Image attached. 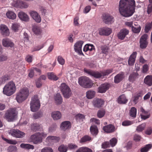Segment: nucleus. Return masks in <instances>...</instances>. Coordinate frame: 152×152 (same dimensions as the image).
<instances>
[{"label":"nucleus","instance_id":"1","mask_svg":"<svg viewBox=\"0 0 152 152\" xmlns=\"http://www.w3.org/2000/svg\"><path fill=\"white\" fill-rule=\"evenodd\" d=\"M135 1L134 0H120L118 10L123 16L128 17L132 16L135 12Z\"/></svg>","mask_w":152,"mask_h":152},{"label":"nucleus","instance_id":"2","mask_svg":"<svg viewBox=\"0 0 152 152\" xmlns=\"http://www.w3.org/2000/svg\"><path fill=\"white\" fill-rule=\"evenodd\" d=\"M29 95V90L27 88H23L21 89L18 93H17L16 99L19 103H21L25 100Z\"/></svg>","mask_w":152,"mask_h":152},{"label":"nucleus","instance_id":"3","mask_svg":"<svg viewBox=\"0 0 152 152\" xmlns=\"http://www.w3.org/2000/svg\"><path fill=\"white\" fill-rule=\"evenodd\" d=\"M16 86L12 81L9 82L3 88V93L7 96H10L15 92Z\"/></svg>","mask_w":152,"mask_h":152},{"label":"nucleus","instance_id":"4","mask_svg":"<svg viewBox=\"0 0 152 152\" xmlns=\"http://www.w3.org/2000/svg\"><path fill=\"white\" fill-rule=\"evenodd\" d=\"M78 83L80 86L86 88H91L94 84L92 80L86 77H79Z\"/></svg>","mask_w":152,"mask_h":152},{"label":"nucleus","instance_id":"5","mask_svg":"<svg viewBox=\"0 0 152 152\" xmlns=\"http://www.w3.org/2000/svg\"><path fill=\"white\" fill-rule=\"evenodd\" d=\"M60 88L64 97L67 99L71 96L72 93L70 88L65 83H62Z\"/></svg>","mask_w":152,"mask_h":152},{"label":"nucleus","instance_id":"6","mask_svg":"<svg viewBox=\"0 0 152 152\" xmlns=\"http://www.w3.org/2000/svg\"><path fill=\"white\" fill-rule=\"evenodd\" d=\"M40 104L37 96H35L32 98L30 103L31 110L33 112H36L39 108Z\"/></svg>","mask_w":152,"mask_h":152},{"label":"nucleus","instance_id":"7","mask_svg":"<svg viewBox=\"0 0 152 152\" xmlns=\"http://www.w3.org/2000/svg\"><path fill=\"white\" fill-rule=\"evenodd\" d=\"M15 110L14 109L7 111L5 114V117L9 122L13 121L17 115Z\"/></svg>","mask_w":152,"mask_h":152},{"label":"nucleus","instance_id":"8","mask_svg":"<svg viewBox=\"0 0 152 152\" xmlns=\"http://www.w3.org/2000/svg\"><path fill=\"white\" fill-rule=\"evenodd\" d=\"M11 4L13 7L21 9L26 8L28 6V4L26 2L21 0L13 1Z\"/></svg>","mask_w":152,"mask_h":152},{"label":"nucleus","instance_id":"9","mask_svg":"<svg viewBox=\"0 0 152 152\" xmlns=\"http://www.w3.org/2000/svg\"><path fill=\"white\" fill-rule=\"evenodd\" d=\"M103 21L106 24H110L114 21V17L108 13H104L102 16Z\"/></svg>","mask_w":152,"mask_h":152},{"label":"nucleus","instance_id":"10","mask_svg":"<svg viewBox=\"0 0 152 152\" xmlns=\"http://www.w3.org/2000/svg\"><path fill=\"white\" fill-rule=\"evenodd\" d=\"M84 71L89 75L96 78H99L102 77V71L99 72L97 71H93L84 68Z\"/></svg>","mask_w":152,"mask_h":152},{"label":"nucleus","instance_id":"11","mask_svg":"<svg viewBox=\"0 0 152 152\" xmlns=\"http://www.w3.org/2000/svg\"><path fill=\"white\" fill-rule=\"evenodd\" d=\"M9 134L14 137L17 138H22L24 137L25 133L18 129H11L9 132Z\"/></svg>","mask_w":152,"mask_h":152},{"label":"nucleus","instance_id":"12","mask_svg":"<svg viewBox=\"0 0 152 152\" xmlns=\"http://www.w3.org/2000/svg\"><path fill=\"white\" fill-rule=\"evenodd\" d=\"M40 136V133H36L31 136V140L35 144L40 143L42 142V138Z\"/></svg>","mask_w":152,"mask_h":152},{"label":"nucleus","instance_id":"13","mask_svg":"<svg viewBox=\"0 0 152 152\" xmlns=\"http://www.w3.org/2000/svg\"><path fill=\"white\" fill-rule=\"evenodd\" d=\"M148 35L145 34L142 36L140 39V47L142 49H145L146 48L148 45L147 40Z\"/></svg>","mask_w":152,"mask_h":152},{"label":"nucleus","instance_id":"14","mask_svg":"<svg viewBox=\"0 0 152 152\" xmlns=\"http://www.w3.org/2000/svg\"><path fill=\"white\" fill-rule=\"evenodd\" d=\"M83 42L82 41L77 42L74 45V49L75 52L80 55H83L82 51V47Z\"/></svg>","mask_w":152,"mask_h":152},{"label":"nucleus","instance_id":"15","mask_svg":"<svg viewBox=\"0 0 152 152\" xmlns=\"http://www.w3.org/2000/svg\"><path fill=\"white\" fill-rule=\"evenodd\" d=\"M104 101L101 99L96 98L93 99L92 103L93 106L97 108H100L104 105Z\"/></svg>","mask_w":152,"mask_h":152},{"label":"nucleus","instance_id":"16","mask_svg":"<svg viewBox=\"0 0 152 152\" xmlns=\"http://www.w3.org/2000/svg\"><path fill=\"white\" fill-rule=\"evenodd\" d=\"M99 32L100 35L108 36L111 33L112 30L110 28L105 27L99 28Z\"/></svg>","mask_w":152,"mask_h":152},{"label":"nucleus","instance_id":"17","mask_svg":"<svg viewBox=\"0 0 152 152\" xmlns=\"http://www.w3.org/2000/svg\"><path fill=\"white\" fill-rule=\"evenodd\" d=\"M129 31L128 30L124 28L121 30L117 35L119 39L123 40L126 36L128 34Z\"/></svg>","mask_w":152,"mask_h":152},{"label":"nucleus","instance_id":"18","mask_svg":"<svg viewBox=\"0 0 152 152\" xmlns=\"http://www.w3.org/2000/svg\"><path fill=\"white\" fill-rule=\"evenodd\" d=\"M2 44L3 46L6 47H13L14 45V43L11 40L7 38L4 39L2 40Z\"/></svg>","mask_w":152,"mask_h":152},{"label":"nucleus","instance_id":"19","mask_svg":"<svg viewBox=\"0 0 152 152\" xmlns=\"http://www.w3.org/2000/svg\"><path fill=\"white\" fill-rule=\"evenodd\" d=\"M110 85L107 83L101 84L98 88V92L101 93H105L109 88Z\"/></svg>","mask_w":152,"mask_h":152},{"label":"nucleus","instance_id":"20","mask_svg":"<svg viewBox=\"0 0 152 152\" xmlns=\"http://www.w3.org/2000/svg\"><path fill=\"white\" fill-rule=\"evenodd\" d=\"M1 33L4 36H7L10 34L9 30L8 27L5 25H2L0 26Z\"/></svg>","mask_w":152,"mask_h":152},{"label":"nucleus","instance_id":"21","mask_svg":"<svg viewBox=\"0 0 152 152\" xmlns=\"http://www.w3.org/2000/svg\"><path fill=\"white\" fill-rule=\"evenodd\" d=\"M31 16L37 23L41 21V18L38 14L36 11H32L30 13Z\"/></svg>","mask_w":152,"mask_h":152},{"label":"nucleus","instance_id":"22","mask_svg":"<svg viewBox=\"0 0 152 152\" xmlns=\"http://www.w3.org/2000/svg\"><path fill=\"white\" fill-rule=\"evenodd\" d=\"M137 54V52H134L130 55L128 61V64L129 65L132 66L134 64Z\"/></svg>","mask_w":152,"mask_h":152},{"label":"nucleus","instance_id":"23","mask_svg":"<svg viewBox=\"0 0 152 152\" xmlns=\"http://www.w3.org/2000/svg\"><path fill=\"white\" fill-rule=\"evenodd\" d=\"M139 77V75L137 72H133L131 73L129 77L128 80L129 82L133 83Z\"/></svg>","mask_w":152,"mask_h":152},{"label":"nucleus","instance_id":"24","mask_svg":"<svg viewBox=\"0 0 152 152\" xmlns=\"http://www.w3.org/2000/svg\"><path fill=\"white\" fill-rule=\"evenodd\" d=\"M51 117L54 120H57L61 119L62 115L60 112L57 111L51 113Z\"/></svg>","mask_w":152,"mask_h":152},{"label":"nucleus","instance_id":"25","mask_svg":"<svg viewBox=\"0 0 152 152\" xmlns=\"http://www.w3.org/2000/svg\"><path fill=\"white\" fill-rule=\"evenodd\" d=\"M103 129L105 132L108 133L112 132L115 130L114 126L112 124H109L104 126Z\"/></svg>","mask_w":152,"mask_h":152},{"label":"nucleus","instance_id":"26","mask_svg":"<svg viewBox=\"0 0 152 152\" xmlns=\"http://www.w3.org/2000/svg\"><path fill=\"white\" fill-rule=\"evenodd\" d=\"M18 16L19 18L22 20L28 21L29 20V18L26 14L24 12L21 11L19 12Z\"/></svg>","mask_w":152,"mask_h":152},{"label":"nucleus","instance_id":"27","mask_svg":"<svg viewBox=\"0 0 152 152\" xmlns=\"http://www.w3.org/2000/svg\"><path fill=\"white\" fill-rule=\"evenodd\" d=\"M140 110L142 113V114L140 115L141 118L145 120L149 118L150 115L148 111H145L142 107L140 108Z\"/></svg>","mask_w":152,"mask_h":152},{"label":"nucleus","instance_id":"28","mask_svg":"<svg viewBox=\"0 0 152 152\" xmlns=\"http://www.w3.org/2000/svg\"><path fill=\"white\" fill-rule=\"evenodd\" d=\"M124 74L122 72L117 74L114 77V82L116 83L120 82L124 78Z\"/></svg>","mask_w":152,"mask_h":152},{"label":"nucleus","instance_id":"29","mask_svg":"<svg viewBox=\"0 0 152 152\" xmlns=\"http://www.w3.org/2000/svg\"><path fill=\"white\" fill-rule=\"evenodd\" d=\"M128 101V100L124 94L121 95L119 97L118 99V103L121 104H126Z\"/></svg>","mask_w":152,"mask_h":152},{"label":"nucleus","instance_id":"30","mask_svg":"<svg viewBox=\"0 0 152 152\" xmlns=\"http://www.w3.org/2000/svg\"><path fill=\"white\" fill-rule=\"evenodd\" d=\"M71 124L69 121H65L63 122L61 125V128L62 130H65L71 128Z\"/></svg>","mask_w":152,"mask_h":152},{"label":"nucleus","instance_id":"31","mask_svg":"<svg viewBox=\"0 0 152 152\" xmlns=\"http://www.w3.org/2000/svg\"><path fill=\"white\" fill-rule=\"evenodd\" d=\"M90 132L93 136H96L98 133V130L97 126L95 125H92L90 127Z\"/></svg>","mask_w":152,"mask_h":152},{"label":"nucleus","instance_id":"32","mask_svg":"<svg viewBox=\"0 0 152 152\" xmlns=\"http://www.w3.org/2000/svg\"><path fill=\"white\" fill-rule=\"evenodd\" d=\"M60 140V138L59 137L52 136H48L46 139V140L49 142H58Z\"/></svg>","mask_w":152,"mask_h":152},{"label":"nucleus","instance_id":"33","mask_svg":"<svg viewBox=\"0 0 152 152\" xmlns=\"http://www.w3.org/2000/svg\"><path fill=\"white\" fill-rule=\"evenodd\" d=\"M32 30L34 33L37 35H40L42 33V30L39 26L34 25L32 26Z\"/></svg>","mask_w":152,"mask_h":152},{"label":"nucleus","instance_id":"34","mask_svg":"<svg viewBox=\"0 0 152 152\" xmlns=\"http://www.w3.org/2000/svg\"><path fill=\"white\" fill-rule=\"evenodd\" d=\"M54 99L56 103L58 104H61L63 102L62 98L59 93H57L55 96Z\"/></svg>","mask_w":152,"mask_h":152},{"label":"nucleus","instance_id":"35","mask_svg":"<svg viewBox=\"0 0 152 152\" xmlns=\"http://www.w3.org/2000/svg\"><path fill=\"white\" fill-rule=\"evenodd\" d=\"M48 78L50 80L56 81L59 79V77L56 76L53 72H49L47 73Z\"/></svg>","mask_w":152,"mask_h":152},{"label":"nucleus","instance_id":"36","mask_svg":"<svg viewBox=\"0 0 152 152\" xmlns=\"http://www.w3.org/2000/svg\"><path fill=\"white\" fill-rule=\"evenodd\" d=\"M144 83L149 86L152 85V76L147 75L144 79Z\"/></svg>","mask_w":152,"mask_h":152},{"label":"nucleus","instance_id":"37","mask_svg":"<svg viewBox=\"0 0 152 152\" xmlns=\"http://www.w3.org/2000/svg\"><path fill=\"white\" fill-rule=\"evenodd\" d=\"M95 93L94 91L90 90L86 92V96L88 99H92L94 97Z\"/></svg>","mask_w":152,"mask_h":152},{"label":"nucleus","instance_id":"38","mask_svg":"<svg viewBox=\"0 0 152 152\" xmlns=\"http://www.w3.org/2000/svg\"><path fill=\"white\" fill-rule=\"evenodd\" d=\"M94 49V47L93 45L90 44L86 45L83 48V50L84 52H87L88 50L92 51Z\"/></svg>","mask_w":152,"mask_h":152},{"label":"nucleus","instance_id":"39","mask_svg":"<svg viewBox=\"0 0 152 152\" xmlns=\"http://www.w3.org/2000/svg\"><path fill=\"white\" fill-rule=\"evenodd\" d=\"M41 127L40 125L39 124L34 123L31 126V129L34 132H36L40 129Z\"/></svg>","mask_w":152,"mask_h":152},{"label":"nucleus","instance_id":"40","mask_svg":"<svg viewBox=\"0 0 152 152\" xmlns=\"http://www.w3.org/2000/svg\"><path fill=\"white\" fill-rule=\"evenodd\" d=\"M7 17L11 19H14L16 17V15L13 12L11 11H9L7 12L6 14Z\"/></svg>","mask_w":152,"mask_h":152},{"label":"nucleus","instance_id":"41","mask_svg":"<svg viewBox=\"0 0 152 152\" xmlns=\"http://www.w3.org/2000/svg\"><path fill=\"white\" fill-rule=\"evenodd\" d=\"M20 147L22 148L27 149H33L34 148V146L33 145L28 144L22 143L20 144Z\"/></svg>","mask_w":152,"mask_h":152},{"label":"nucleus","instance_id":"42","mask_svg":"<svg viewBox=\"0 0 152 152\" xmlns=\"http://www.w3.org/2000/svg\"><path fill=\"white\" fill-rule=\"evenodd\" d=\"M76 152H92V151L88 148L83 147L79 148Z\"/></svg>","mask_w":152,"mask_h":152},{"label":"nucleus","instance_id":"43","mask_svg":"<svg viewBox=\"0 0 152 152\" xmlns=\"http://www.w3.org/2000/svg\"><path fill=\"white\" fill-rule=\"evenodd\" d=\"M92 140V138L90 136L86 135L81 139L80 142H86L90 141Z\"/></svg>","mask_w":152,"mask_h":152},{"label":"nucleus","instance_id":"44","mask_svg":"<svg viewBox=\"0 0 152 152\" xmlns=\"http://www.w3.org/2000/svg\"><path fill=\"white\" fill-rule=\"evenodd\" d=\"M152 147V145L151 144H147L141 149L140 151L141 152H147Z\"/></svg>","mask_w":152,"mask_h":152},{"label":"nucleus","instance_id":"45","mask_svg":"<svg viewBox=\"0 0 152 152\" xmlns=\"http://www.w3.org/2000/svg\"><path fill=\"white\" fill-rule=\"evenodd\" d=\"M130 115L133 118L136 117L137 114V109L134 107H132L130 110Z\"/></svg>","mask_w":152,"mask_h":152},{"label":"nucleus","instance_id":"46","mask_svg":"<svg viewBox=\"0 0 152 152\" xmlns=\"http://www.w3.org/2000/svg\"><path fill=\"white\" fill-rule=\"evenodd\" d=\"M20 27V24L19 23H14L12 26V30L15 32L18 31Z\"/></svg>","mask_w":152,"mask_h":152},{"label":"nucleus","instance_id":"47","mask_svg":"<svg viewBox=\"0 0 152 152\" xmlns=\"http://www.w3.org/2000/svg\"><path fill=\"white\" fill-rule=\"evenodd\" d=\"M58 150L60 152H66L67 150V147L66 145H61L59 147Z\"/></svg>","mask_w":152,"mask_h":152},{"label":"nucleus","instance_id":"48","mask_svg":"<svg viewBox=\"0 0 152 152\" xmlns=\"http://www.w3.org/2000/svg\"><path fill=\"white\" fill-rule=\"evenodd\" d=\"M9 77L7 75L2 76L0 78V83H4L5 82L9 80Z\"/></svg>","mask_w":152,"mask_h":152},{"label":"nucleus","instance_id":"49","mask_svg":"<svg viewBox=\"0 0 152 152\" xmlns=\"http://www.w3.org/2000/svg\"><path fill=\"white\" fill-rule=\"evenodd\" d=\"M132 30L133 32L135 33H139L141 30V27L140 25L137 27L132 26Z\"/></svg>","mask_w":152,"mask_h":152},{"label":"nucleus","instance_id":"50","mask_svg":"<svg viewBox=\"0 0 152 152\" xmlns=\"http://www.w3.org/2000/svg\"><path fill=\"white\" fill-rule=\"evenodd\" d=\"M105 113V111L103 110H100L97 112V116L99 118L103 117Z\"/></svg>","mask_w":152,"mask_h":152},{"label":"nucleus","instance_id":"51","mask_svg":"<svg viewBox=\"0 0 152 152\" xmlns=\"http://www.w3.org/2000/svg\"><path fill=\"white\" fill-rule=\"evenodd\" d=\"M75 118L77 121H79L80 120H83L85 119V115L82 114H78L75 116Z\"/></svg>","mask_w":152,"mask_h":152},{"label":"nucleus","instance_id":"52","mask_svg":"<svg viewBox=\"0 0 152 152\" xmlns=\"http://www.w3.org/2000/svg\"><path fill=\"white\" fill-rule=\"evenodd\" d=\"M145 124H142L137 126L136 130L138 132H142L145 128Z\"/></svg>","mask_w":152,"mask_h":152},{"label":"nucleus","instance_id":"53","mask_svg":"<svg viewBox=\"0 0 152 152\" xmlns=\"http://www.w3.org/2000/svg\"><path fill=\"white\" fill-rule=\"evenodd\" d=\"M112 72V69H107L104 71H102V77L108 75Z\"/></svg>","mask_w":152,"mask_h":152},{"label":"nucleus","instance_id":"54","mask_svg":"<svg viewBox=\"0 0 152 152\" xmlns=\"http://www.w3.org/2000/svg\"><path fill=\"white\" fill-rule=\"evenodd\" d=\"M133 124V122L132 121L126 120L122 123V125L124 126H128Z\"/></svg>","mask_w":152,"mask_h":152},{"label":"nucleus","instance_id":"55","mask_svg":"<svg viewBox=\"0 0 152 152\" xmlns=\"http://www.w3.org/2000/svg\"><path fill=\"white\" fill-rule=\"evenodd\" d=\"M117 142V140L115 138H113L110 140V144L112 147L115 145Z\"/></svg>","mask_w":152,"mask_h":152},{"label":"nucleus","instance_id":"56","mask_svg":"<svg viewBox=\"0 0 152 152\" xmlns=\"http://www.w3.org/2000/svg\"><path fill=\"white\" fill-rule=\"evenodd\" d=\"M3 140L7 143L10 144L15 145L17 143V142L15 140H8L5 138H4Z\"/></svg>","mask_w":152,"mask_h":152},{"label":"nucleus","instance_id":"57","mask_svg":"<svg viewBox=\"0 0 152 152\" xmlns=\"http://www.w3.org/2000/svg\"><path fill=\"white\" fill-rule=\"evenodd\" d=\"M58 61L59 64L61 65L64 64L65 62V60L60 56H59L58 57Z\"/></svg>","mask_w":152,"mask_h":152},{"label":"nucleus","instance_id":"58","mask_svg":"<svg viewBox=\"0 0 152 152\" xmlns=\"http://www.w3.org/2000/svg\"><path fill=\"white\" fill-rule=\"evenodd\" d=\"M42 116V113L39 112H37L34 114L33 117L35 119L40 118Z\"/></svg>","mask_w":152,"mask_h":152},{"label":"nucleus","instance_id":"59","mask_svg":"<svg viewBox=\"0 0 152 152\" xmlns=\"http://www.w3.org/2000/svg\"><path fill=\"white\" fill-rule=\"evenodd\" d=\"M102 52L104 54H107L108 52V47L105 45L102 46L101 47Z\"/></svg>","mask_w":152,"mask_h":152},{"label":"nucleus","instance_id":"60","mask_svg":"<svg viewBox=\"0 0 152 152\" xmlns=\"http://www.w3.org/2000/svg\"><path fill=\"white\" fill-rule=\"evenodd\" d=\"M33 56L29 55L26 56L25 60L28 62L30 63H31L32 61Z\"/></svg>","mask_w":152,"mask_h":152},{"label":"nucleus","instance_id":"61","mask_svg":"<svg viewBox=\"0 0 152 152\" xmlns=\"http://www.w3.org/2000/svg\"><path fill=\"white\" fill-rule=\"evenodd\" d=\"M57 127V126L56 124L51 125L49 128V132H52L55 131L56 130Z\"/></svg>","mask_w":152,"mask_h":152},{"label":"nucleus","instance_id":"62","mask_svg":"<svg viewBox=\"0 0 152 152\" xmlns=\"http://www.w3.org/2000/svg\"><path fill=\"white\" fill-rule=\"evenodd\" d=\"M110 145L109 142H105L102 144V148L105 149L110 147Z\"/></svg>","mask_w":152,"mask_h":152},{"label":"nucleus","instance_id":"63","mask_svg":"<svg viewBox=\"0 0 152 152\" xmlns=\"http://www.w3.org/2000/svg\"><path fill=\"white\" fill-rule=\"evenodd\" d=\"M41 152H53V150L51 148L47 147L43 148Z\"/></svg>","mask_w":152,"mask_h":152},{"label":"nucleus","instance_id":"64","mask_svg":"<svg viewBox=\"0 0 152 152\" xmlns=\"http://www.w3.org/2000/svg\"><path fill=\"white\" fill-rule=\"evenodd\" d=\"M68 147L70 149H75L78 147V146L77 145L73 143H71L68 144Z\"/></svg>","mask_w":152,"mask_h":152}]
</instances>
